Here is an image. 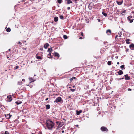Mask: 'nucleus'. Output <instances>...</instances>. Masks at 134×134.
I'll list each match as a JSON object with an SVG mask.
<instances>
[{
    "label": "nucleus",
    "mask_w": 134,
    "mask_h": 134,
    "mask_svg": "<svg viewBox=\"0 0 134 134\" xmlns=\"http://www.w3.org/2000/svg\"><path fill=\"white\" fill-rule=\"evenodd\" d=\"M127 90H128V91H131L132 90H131V89H130V88H128V89Z\"/></svg>",
    "instance_id": "obj_41"
},
{
    "label": "nucleus",
    "mask_w": 134,
    "mask_h": 134,
    "mask_svg": "<svg viewBox=\"0 0 134 134\" xmlns=\"http://www.w3.org/2000/svg\"><path fill=\"white\" fill-rule=\"evenodd\" d=\"M62 98L60 97H58L56 98V99L55 100V101H54V102L58 103L59 102H61L62 101Z\"/></svg>",
    "instance_id": "obj_2"
},
{
    "label": "nucleus",
    "mask_w": 134,
    "mask_h": 134,
    "mask_svg": "<svg viewBox=\"0 0 134 134\" xmlns=\"http://www.w3.org/2000/svg\"><path fill=\"white\" fill-rule=\"evenodd\" d=\"M58 17H57V16H55L54 18V20L55 22H56L58 21Z\"/></svg>",
    "instance_id": "obj_16"
},
{
    "label": "nucleus",
    "mask_w": 134,
    "mask_h": 134,
    "mask_svg": "<svg viewBox=\"0 0 134 134\" xmlns=\"http://www.w3.org/2000/svg\"><path fill=\"white\" fill-rule=\"evenodd\" d=\"M22 102L20 100H17L15 102V103L17 104V105L19 104H21Z\"/></svg>",
    "instance_id": "obj_20"
},
{
    "label": "nucleus",
    "mask_w": 134,
    "mask_h": 134,
    "mask_svg": "<svg viewBox=\"0 0 134 134\" xmlns=\"http://www.w3.org/2000/svg\"><path fill=\"white\" fill-rule=\"evenodd\" d=\"M100 129L103 131H108V129L106 127L104 126H102L101 127Z\"/></svg>",
    "instance_id": "obj_3"
},
{
    "label": "nucleus",
    "mask_w": 134,
    "mask_h": 134,
    "mask_svg": "<svg viewBox=\"0 0 134 134\" xmlns=\"http://www.w3.org/2000/svg\"><path fill=\"white\" fill-rule=\"evenodd\" d=\"M19 67V66L17 65L15 66V69H17Z\"/></svg>",
    "instance_id": "obj_38"
},
{
    "label": "nucleus",
    "mask_w": 134,
    "mask_h": 134,
    "mask_svg": "<svg viewBox=\"0 0 134 134\" xmlns=\"http://www.w3.org/2000/svg\"><path fill=\"white\" fill-rule=\"evenodd\" d=\"M63 122H60L58 124L59 127H62L63 125Z\"/></svg>",
    "instance_id": "obj_22"
},
{
    "label": "nucleus",
    "mask_w": 134,
    "mask_h": 134,
    "mask_svg": "<svg viewBox=\"0 0 134 134\" xmlns=\"http://www.w3.org/2000/svg\"><path fill=\"white\" fill-rule=\"evenodd\" d=\"M58 3H62V0H58Z\"/></svg>",
    "instance_id": "obj_31"
},
{
    "label": "nucleus",
    "mask_w": 134,
    "mask_h": 134,
    "mask_svg": "<svg viewBox=\"0 0 134 134\" xmlns=\"http://www.w3.org/2000/svg\"><path fill=\"white\" fill-rule=\"evenodd\" d=\"M118 36V35H116V36L115 37V38H117Z\"/></svg>",
    "instance_id": "obj_51"
},
{
    "label": "nucleus",
    "mask_w": 134,
    "mask_h": 134,
    "mask_svg": "<svg viewBox=\"0 0 134 134\" xmlns=\"http://www.w3.org/2000/svg\"><path fill=\"white\" fill-rule=\"evenodd\" d=\"M117 73L120 75H121L123 74V71L121 70H119L117 72Z\"/></svg>",
    "instance_id": "obj_12"
},
{
    "label": "nucleus",
    "mask_w": 134,
    "mask_h": 134,
    "mask_svg": "<svg viewBox=\"0 0 134 134\" xmlns=\"http://www.w3.org/2000/svg\"><path fill=\"white\" fill-rule=\"evenodd\" d=\"M102 14L105 17L107 15V13H104L103 12H102Z\"/></svg>",
    "instance_id": "obj_26"
},
{
    "label": "nucleus",
    "mask_w": 134,
    "mask_h": 134,
    "mask_svg": "<svg viewBox=\"0 0 134 134\" xmlns=\"http://www.w3.org/2000/svg\"><path fill=\"white\" fill-rule=\"evenodd\" d=\"M59 18L60 19L63 20L64 19L63 16L62 15H60L59 16Z\"/></svg>",
    "instance_id": "obj_29"
},
{
    "label": "nucleus",
    "mask_w": 134,
    "mask_h": 134,
    "mask_svg": "<svg viewBox=\"0 0 134 134\" xmlns=\"http://www.w3.org/2000/svg\"><path fill=\"white\" fill-rule=\"evenodd\" d=\"M48 99V98H47L46 99H45V100L46 101H47V100Z\"/></svg>",
    "instance_id": "obj_45"
},
{
    "label": "nucleus",
    "mask_w": 134,
    "mask_h": 134,
    "mask_svg": "<svg viewBox=\"0 0 134 134\" xmlns=\"http://www.w3.org/2000/svg\"><path fill=\"white\" fill-rule=\"evenodd\" d=\"M73 87H75V86H73Z\"/></svg>",
    "instance_id": "obj_61"
},
{
    "label": "nucleus",
    "mask_w": 134,
    "mask_h": 134,
    "mask_svg": "<svg viewBox=\"0 0 134 134\" xmlns=\"http://www.w3.org/2000/svg\"><path fill=\"white\" fill-rule=\"evenodd\" d=\"M68 98H71V97L70 96H69L68 97Z\"/></svg>",
    "instance_id": "obj_49"
},
{
    "label": "nucleus",
    "mask_w": 134,
    "mask_h": 134,
    "mask_svg": "<svg viewBox=\"0 0 134 134\" xmlns=\"http://www.w3.org/2000/svg\"><path fill=\"white\" fill-rule=\"evenodd\" d=\"M93 4L92 3H90L88 5V8L89 9H90V10L92 9L93 8Z\"/></svg>",
    "instance_id": "obj_6"
},
{
    "label": "nucleus",
    "mask_w": 134,
    "mask_h": 134,
    "mask_svg": "<svg viewBox=\"0 0 134 134\" xmlns=\"http://www.w3.org/2000/svg\"><path fill=\"white\" fill-rule=\"evenodd\" d=\"M29 80L30 83H31L32 82L34 81L35 80L33 79L32 77H30L29 78Z\"/></svg>",
    "instance_id": "obj_17"
},
{
    "label": "nucleus",
    "mask_w": 134,
    "mask_h": 134,
    "mask_svg": "<svg viewBox=\"0 0 134 134\" xmlns=\"http://www.w3.org/2000/svg\"><path fill=\"white\" fill-rule=\"evenodd\" d=\"M125 41H126V43L128 44H129L130 43V42L129 41H130V40L129 39H127L126 40H125Z\"/></svg>",
    "instance_id": "obj_19"
},
{
    "label": "nucleus",
    "mask_w": 134,
    "mask_h": 134,
    "mask_svg": "<svg viewBox=\"0 0 134 134\" xmlns=\"http://www.w3.org/2000/svg\"><path fill=\"white\" fill-rule=\"evenodd\" d=\"M67 9L68 10H69L70 9V8L69 7H67Z\"/></svg>",
    "instance_id": "obj_43"
},
{
    "label": "nucleus",
    "mask_w": 134,
    "mask_h": 134,
    "mask_svg": "<svg viewBox=\"0 0 134 134\" xmlns=\"http://www.w3.org/2000/svg\"><path fill=\"white\" fill-rule=\"evenodd\" d=\"M132 18V16H129L127 17L128 20H130V19H131V18Z\"/></svg>",
    "instance_id": "obj_30"
},
{
    "label": "nucleus",
    "mask_w": 134,
    "mask_h": 134,
    "mask_svg": "<svg viewBox=\"0 0 134 134\" xmlns=\"http://www.w3.org/2000/svg\"><path fill=\"white\" fill-rule=\"evenodd\" d=\"M42 134V133L41 132H40V133L39 134Z\"/></svg>",
    "instance_id": "obj_57"
},
{
    "label": "nucleus",
    "mask_w": 134,
    "mask_h": 134,
    "mask_svg": "<svg viewBox=\"0 0 134 134\" xmlns=\"http://www.w3.org/2000/svg\"><path fill=\"white\" fill-rule=\"evenodd\" d=\"M63 38L64 39H66L68 38V37L66 35H64L63 36Z\"/></svg>",
    "instance_id": "obj_28"
},
{
    "label": "nucleus",
    "mask_w": 134,
    "mask_h": 134,
    "mask_svg": "<svg viewBox=\"0 0 134 134\" xmlns=\"http://www.w3.org/2000/svg\"><path fill=\"white\" fill-rule=\"evenodd\" d=\"M54 55L55 56L57 57H59L60 55L59 54L55 52L54 54Z\"/></svg>",
    "instance_id": "obj_18"
},
{
    "label": "nucleus",
    "mask_w": 134,
    "mask_h": 134,
    "mask_svg": "<svg viewBox=\"0 0 134 134\" xmlns=\"http://www.w3.org/2000/svg\"><path fill=\"white\" fill-rule=\"evenodd\" d=\"M50 108V105L49 104L47 105H46V109H48Z\"/></svg>",
    "instance_id": "obj_21"
},
{
    "label": "nucleus",
    "mask_w": 134,
    "mask_h": 134,
    "mask_svg": "<svg viewBox=\"0 0 134 134\" xmlns=\"http://www.w3.org/2000/svg\"><path fill=\"white\" fill-rule=\"evenodd\" d=\"M38 54H37L36 55V57L37 59H41L42 58L41 56H38Z\"/></svg>",
    "instance_id": "obj_14"
},
{
    "label": "nucleus",
    "mask_w": 134,
    "mask_h": 134,
    "mask_svg": "<svg viewBox=\"0 0 134 134\" xmlns=\"http://www.w3.org/2000/svg\"><path fill=\"white\" fill-rule=\"evenodd\" d=\"M130 47L131 50H134V44H132L130 45Z\"/></svg>",
    "instance_id": "obj_10"
},
{
    "label": "nucleus",
    "mask_w": 134,
    "mask_h": 134,
    "mask_svg": "<svg viewBox=\"0 0 134 134\" xmlns=\"http://www.w3.org/2000/svg\"><path fill=\"white\" fill-rule=\"evenodd\" d=\"M11 29L10 28H8L6 30V31L7 32H9L10 31Z\"/></svg>",
    "instance_id": "obj_25"
},
{
    "label": "nucleus",
    "mask_w": 134,
    "mask_h": 134,
    "mask_svg": "<svg viewBox=\"0 0 134 134\" xmlns=\"http://www.w3.org/2000/svg\"><path fill=\"white\" fill-rule=\"evenodd\" d=\"M106 33L108 35H110L111 34V31L110 30H108L106 31Z\"/></svg>",
    "instance_id": "obj_11"
},
{
    "label": "nucleus",
    "mask_w": 134,
    "mask_h": 134,
    "mask_svg": "<svg viewBox=\"0 0 134 134\" xmlns=\"http://www.w3.org/2000/svg\"><path fill=\"white\" fill-rule=\"evenodd\" d=\"M129 20L130 21V23H132L133 21V19H130V20Z\"/></svg>",
    "instance_id": "obj_32"
},
{
    "label": "nucleus",
    "mask_w": 134,
    "mask_h": 134,
    "mask_svg": "<svg viewBox=\"0 0 134 134\" xmlns=\"http://www.w3.org/2000/svg\"><path fill=\"white\" fill-rule=\"evenodd\" d=\"M59 122L58 121H57L56 122V123L57 124V125H58V124H59Z\"/></svg>",
    "instance_id": "obj_40"
},
{
    "label": "nucleus",
    "mask_w": 134,
    "mask_h": 134,
    "mask_svg": "<svg viewBox=\"0 0 134 134\" xmlns=\"http://www.w3.org/2000/svg\"><path fill=\"white\" fill-rule=\"evenodd\" d=\"M18 44L20 45H21L22 44L21 43V42H18Z\"/></svg>",
    "instance_id": "obj_42"
},
{
    "label": "nucleus",
    "mask_w": 134,
    "mask_h": 134,
    "mask_svg": "<svg viewBox=\"0 0 134 134\" xmlns=\"http://www.w3.org/2000/svg\"><path fill=\"white\" fill-rule=\"evenodd\" d=\"M124 67L125 65H123L120 66V68H121L122 70H123L124 69H125Z\"/></svg>",
    "instance_id": "obj_23"
},
{
    "label": "nucleus",
    "mask_w": 134,
    "mask_h": 134,
    "mask_svg": "<svg viewBox=\"0 0 134 134\" xmlns=\"http://www.w3.org/2000/svg\"><path fill=\"white\" fill-rule=\"evenodd\" d=\"M50 55V53H49V54H48V55L49 56Z\"/></svg>",
    "instance_id": "obj_56"
},
{
    "label": "nucleus",
    "mask_w": 134,
    "mask_h": 134,
    "mask_svg": "<svg viewBox=\"0 0 134 134\" xmlns=\"http://www.w3.org/2000/svg\"><path fill=\"white\" fill-rule=\"evenodd\" d=\"M70 90L72 92H74L75 90V89H71Z\"/></svg>",
    "instance_id": "obj_37"
},
{
    "label": "nucleus",
    "mask_w": 134,
    "mask_h": 134,
    "mask_svg": "<svg viewBox=\"0 0 134 134\" xmlns=\"http://www.w3.org/2000/svg\"><path fill=\"white\" fill-rule=\"evenodd\" d=\"M10 49H9V51H10Z\"/></svg>",
    "instance_id": "obj_60"
},
{
    "label": "nucleus",
    "mask_w": 134,
    "mask_h": 134,
    "mask_svg": "<svg viewBox=\"0 0 134 134\" xmlns=\"http://www.w3.org/2000/svg\"><path fill=\"white\" fill-rule=\"evenodd\" d=\"M111 61H109L108 62L107 64L109 65H111Z\"/></svg>",
    "instance_id": "obj_27"
},
{
    "label": "nucleus",
    "mask_w": 134,
    "mask_h": 134,
    "mask_svg": "<svg viewBox=\"0 0 134 134\" xmlns=\"http://www.w3.org/2000/svg\"><path fill=\"white\" fill-rule=\"evenodd\" d=\"M31 134H34V133H32Z\"/></svg>",
    "instance_id": "obj_64"
},
{
    "label": "nucleus",
    "mask_w": 134,
    "mask_h": 134,
    "mask_svg": "<svg viewBox=\"0 0 134 134\" xmlns=\"http://www.w3.org/2000/svg\"><path fill=\"white\" fill-rule=\"evenodd\" d=\"M119 64V62H118L117 63V64L118 65V64Z\"/></svg>",
    "instance_id": "obj_52"
},
{
    "label": "nucleus",
    "mask_w": 134,
    "mask_h": 134,
    "mask_svg": "<svg viewBox=\"0 0 134 134\" xmlns=\"http://www.w3.org/2000/svg\"><path fill=\"white\" fill-rule=\"evenodd\" d=\"M76 79V77H73L70 79L71 81L73 80V79Z\"/></svg>",
    "instance_id": "obj_34"
},
{
    "label": "nucleus",
    "mask_w": 134,
    "mask_h": 134,
    "mask_svg": "<svg viewBox=\"0 0 134 134\" xmlns=\"http://www.w3.org/2000/svg\"><path fill=\"white\" fill-rule=\"evenodd\" d=\"M122 30L123 31V30H124V29H122Z\"/></svg>",
    "instance_id": "obj_59"
},
{
    "label": "nucleus",
    "mask_w": 134,
    "mask_h": 134,
    "mask_svg": "<svg viewBox=\"0 0 134 134\" xmlns=\"http://www.w3.org/2000/svg\"><path fill=\"white\" fill-rule=\"evenodd\" d=\"M49 46V44L48 43H46L45 44H44V47L46 49Z\"/></svg>",
    "instance_id": "obj_15"
},
{
    "label": "nucleus",
    "mask_w": 134,
    "mask_h": 134,
    "mask_svg": "<svg viewBox=\"0 0 134 134\" xmlns=\"http://www.w3.org/2000/svg\"><path fill=\"white\" fill-rule=\"evenodd\" d=\"M52 48H48V49L47 51L49 53L52 51Z\"/></svg>",
    "instance_id": "obj_24"
},
{
    "label": "nucleus",
    "mask_w": 134,
    "mask_h": 134,
    "mask_svg": "<svg viewBox=\"0 0 134 134\" xmlns=\"http://www.w3.org/2000/svg\"><path fill=\"white\" fill-rule=\"evenodd\" d=\"M46 125L48 129L52 130L55 124L50 119H48L46 120Z\"/></svg>",
    "instance_id": "obj_1"
},
{
    "label": "nucleus",
    "mask_w": 134,
    "mask_h": 134,
    "mask_svg": "<svg viewBox=\"0 0 134 134\" xmlns=\"http://www.w3.org/2000/svg\"><path fill=\"white\" fill-rule=\"evenodd\" d=\"M12 115H10V114H5V116L7 119H9L11 118Z\"/></svg>",
    "instance_id": "obj_5"
},
{
    "label": "nucleus",
    "mask_w": 134,
    "mask_h": 134,
    "mask_svg": "<svg viewBox=\"0 0 134 134\" xmlns=\"http://www.w3.org/2000/svg\"><path fill=\"white\" fill-rule=\"evenodd\" d=\"M22 81H24H24H25V79H22Z\"/></svg>",
    "instance_id": "obj_47"
},
{
    "label": "nucleus",
    "mask_w": 134,
    "mask_h": 134,
    "mask_svg": "<svg viewBox=\"0 0 134 134\" xmlns=\"http://www.w3.org/2000/svg\"><path fill=\"white\" fill-rule=\"evenodd\" d=\"M9 58V57H7V58Z\"/></svg>",
    "instance_id": "obj_62"
},
{
    "label": "nucleus",
    "mask_w": 134,
    "mask_h": 134,
    "mask_svg": "<svg viewBox=\"0 0 134 134\" xmlns=\"http://www.w3.org/2000/svg\"><path fill=\"white\" fill-rule=\"evenodd\" d=\"M76 115H79L82 112V110H80L79 111L76 110Z\"/></svg>",
    "instance_id": "obj_7"
},
{
    "label": "nucleus",
    "mask_w": 134,
    "mask_h": 134,
    "mask_svg": "<svg viewBox=\"0 0 134 134\" xmlns=\"http://www.w3.org/2000/svg\"><path fill=\"white\" fill-rule=\"evenodd\" d=\"M24 42H26V41H24Z\"/></svg>",
    "instance_id": "obj_54"
},
{
    "label": "nucleus",
    "mask_w": 134,
    "mask_h": 134,
    "mask_svg": "<svg viewBox=\"0 0 134 134\" xmlns=\"http://www.w3.org/2000/svg\"><path fill=\"white\" fill-rule=\"evenodd\" d=\"M123 2V1L122 0L120 2L118 1H116V3L118 5H121L122 3Z\"/></svg>",
    "instance_id": "obj_9"
},
{
    "label": "nucleus",
    "mask_w": 134,
    "mask_h": 134,
    "mask_svg": "<svg viewBox=\"0 0 134 134\" xmlns=\"http://www.w3.org/2000/svg\"><path fill=\"white\" fill-rule=\"evenodd\" d=\"M79 39H82V37H79Z\"/></svg>",
    "instance_id": "obj_46"
},
{
    "label": "nucleus",
    "mask_w": 134,
    "mask_h": 134,
    "mask_svg": "<svg viewBox=\"0 0 134 134\" xmlns=\"http://www.w3.org/2000/svg\"><path fill=\"white\" fill-rule=\"evenodd\" d=\"M79 126L78 125H76V126Z\"/></svg>",
    "instance_id": "obj_58"
},
{
    "label": "nucleus",
    "mask_w": 134,
    "mask_h": 134,
    "mask_svg": "<svg viewBox=\"0 0 134 134\" xmlns=\"http://www.w3.org/2000/svg\"><path fill=\"white\" fill-rule=\"evenodd\" d=\"M126 12V11L125 10L124 11H123V12H122V13H125Z\"/></svg>",
    "instance_id": "obj_44"
},
{
    "label": "nucleus",
    "mask_w": 134,
    "mask_h": 134,
    "mask_svg": "<svg viewBox=\"0 0 134 134\" xmlns=\"http://www.w3.org/2000/svg\"><path fill=\"white\" fill-rule=\"evenodd\" d=\"M62 132L63 133H64V130L62 131Z\"/></svg>",
    "instance_id": "obj_50"
},
{
    "label": "nucleus",
    "mask_w": 134,
    "mask_h": 134,
    "mask_svg": "<svg viewBox=\"0 0 134 134\" xmlns=\"http://www.w3.org/2000/svg\"><path fill=\"white\" fill-rule=\"evenodd\" d=\"M65 2L66 1V3L67 4H69L72 3V2L70 0H65Z\"/></svg>",
    "instance_id": "obj_13"
},
{
    "label": "nucleus",
    "mask_w": 134,
    "mask_h": 134,
    "mask_svg": "<svg viewBox=\"0 0 134 134\" xmlns=\"http://www.w3.org/2000/svg\"><path fill=\"white\" fill-rule=\"evenodd\" d=\"M122 35V33L121 32H120V33L119 34V37H121V35Z\"/></svg>",
    "instance_id": "obj_39"
},
{
    "label": "nucleus",
    "mask_w": 134,
    "mask_h": 134,
    "mask_svg": "<svg viewBox=\"0 0 134 134\" xmlns=\"http://www.w3.org/2000/svg\"><path fill=\"white\" fill-rule=\"evenodd\" d=\"M31 63H32V61H31Z\"/></svg>",
    "instance_id": "obj_63"
},
{
    "label": "nucleus",
    "mask_w": 134,
    "mask_h": 134,
    "mask_svg": "<svg viewBox=\"0 0 134 134\" xmlns=\"http://www.w3.org/2000/svg\"><path fill=\"white\" fill-rule=\"evenodd\" d=\"M4 134H9V132L8 131H6Z\"/></svg>",
    "instance_id": "obj_35"
},
{
    "label": "nucleus",
    "mask_w": 134,
    "mask_h": 134,
    "mask_svg": "<svg viewBox=\"0 0 134 134\" xmlns=\"http://www.w3.org/2000/svg\"><path fill=\"white\" fill-rule=\"evenodd\" d=\"M125 79L126 80H128L130 79V78L128 76V75L127 74L125 75Z\"/></svg>",
    "instance_id": "obj_8"
},
{
    "label": "nucleus",
    "mask_w": 134,
    "mask_h": 134,
    "mask_svg": "<svg viewBox=\"0 0 134 134\" xmlns=\"http://www.w3.org/2000/svg\"><path fill=\"white\" fill-rule=\"evenodd\" d=\"M124 79V77H123V78H120V80H121V79Z\"/></svg>",
    "instance_id": "obj_48"
},
{
    "label": "nucleus",
    "mask_w": 134,
    "mask_h": 134,
    "mask_svg": "<svg viewBox=\"0 0 134 134\" xmlns=\"http://www.w3.org/2000/svg\"><path fill=\"white\" fill-rule=\"evenodd\" d=\"M80 35L82 36H83V33L82 32H81L80 33Z\"/></svg>",
    "instance_id": "obj_36"
},
{
    "label": "nucleus",
    "mask_w": 134,
    "mask_h": 134,
    "mask_svg": "<svg viewBox=\"0 0 134 134\" xmlns=\"http://www.w3.org/2000/svg\"><path fill=\"white\" fill-rule=\"evenodd\" d=\"M98 21L99 22L100 21V20L99 19H98Z\"/></svg>",
    "instance_id": "obj_55"
},
{
    "label": "nucleus",
    "mask_w": 134,
    "mask_h": 134,
    "mask_svg": "<svg viewBox=\"0 0 134 134\" xmlns=\"http://www.w3.org/2000/svg\"><path fill=\"white\" fill-rule=\"evenodd\" d=\"M75 2H76L77 1V0H74Z\"/></svg>",
    "instance_id": "obj_53"
},
{
    "label": "nucleus",
    "mask_w": 134,
    "mask_h": 134,
    "mask_svg": "<svg viewBox=\"0 0 134 134\" xmlns=\"http://www.w3.org/2000/svg\"><path fill=\"white\" fill-rule=\"evenodd\" d=\"M7 101L8 102H10L12 100V96L11 95L8 96L7 97Z\"/></svg>",
    "instance_id": "obj_4"
},
{
    "label": "nucleus",
    "mask_w": 134,
    "mask_h": 134,
    "mask_svg": "<svg viewBox=\"0 0 134 134\" xmlns=\"http://www.w3.org/2000/svg\"><path fill=\"white\" fill-rule=\"evenodd\" d=\"M22 83V81L18 82V84L19 85H21Z\"/></svg>",
    "instance_id": "obj_33"
}]
</instances>
